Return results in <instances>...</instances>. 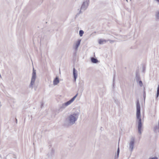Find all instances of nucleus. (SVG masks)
<instances>
[{"label": "nucleus", "instance_id": "nucleus-1", "mask_svg": "<svg viewBox=\"0 0 159 159\" xmlns=\"http://www.w3.org/2000/svg\"><path fill=\"white\" fill-rule=\"evenodd\" d=\"M79 114V112H76L69 115L65 120L64 125L68 127L74 124L77 120Z\"/></svg>", "mask_w": 159, "mask_h": 159}, {"label": "nucleus", "instance_id": "nucleus-2", "mask_svg": "<svg viewBox=\"0 0 159 159\" xmlns=\"http://www.w3.org/2000/svg\"><path fill=\"white\" fill-rule=\"evenodd\" d=\"M136 118L137 121L138 123V132L140 134L142 133V120L141 117L140 106L139 100H137L136 102Z\"/></svg>", "mask_w": 159, "mask_h": 159}, {"label": "nucleus", "instance_id": "nucleus-3", "mask_svg": "<svg viewBox=\"0 0 159 159\" xmlns=\"http://www.w3.org/2000/svg\"><path fill=\"white\" fill-rule=\"evenodd\" d=\"M89 4V0H84L82 3L79 13L77 14L76 16H78L81 13H82L88 8Z\"/></svg>", "mask_w": 159, "mask_h": 159}, {"label": "nucleus", "instance_id": "nucleus-4", "mask_svg": "<svg viewBox=\"0 0 159 159\" xmlns=\"http://www.w3.org/2000/svg\"><path fill=\"white\" fill-rule=\"evenodd\" d=\"M78 95L77 93L73 97L71 98L70 100L62 104L61 106L60 107L59 110L61 111L62 109H65L66 107L70 105L75 100Z\"/></svg>", "mask_w": 159, "mask_h": 159}, {"label": "nucleus", "instance_id": "nucleus-5", "mask_svg": "<svg viewBox=\"0 0 159 159\" xmlns=\"http://www.w3.org/2000/svg\"><path fill=\"white\" fill-rule=\"evenodd\" d=\"M36 70H34V68L33 67L31 81L30 85V88H33V85L34 84V82L36 77Z\"/></svg>", "mask_w": 159, "mask_h": 159}, {"label": "nucleus", "instance_id": "nucleus-6", "mask_svg": "<svg viewBox=\"0 0 159 159\" xmlns=\"http://www.w3.org/2000/svg\"><path fill=\"white\" fill-rule=\"evenodd\" d=\"M135 138L134 137H132L131 138L130 140L129 143V150L131 152H132L134 149V145Z\"/></svg>", "mask_w": 159, "mask_h": 159}, {"label": "nucleus", "instance_id": "nucleus-7", "mask_svg": "<svg viewBox=\"0 0 159 159\" xmlns=\"http://www.w3.org/2000/svg\"><path fill=\"white\" fill-rule=\"evenodd\" d=\"M73 75L74 81H75L77 76V71L75 70V68H74L73 70Z\"/></svg>", "mask_w": 159, "mask_h": 159}, {"label": "nucleus", "instance_id": "nucleus-8", "mask_svg": "<svg viewBox=\"0 0 159 159\" xmlns=\"http://www.w3.org/2000/svg\"><path fill=\"white\" fill-rule=\"evenodd\" d=\"M81 40V39H79L76 43L74 47L75 50H78V48L80 45Z\"/></svg>", "mask_w": 159, "mask_h": 159}, {"label": "nucleus", "instance_id": "nucleus-9", "mask_svg": "<svg viewBox=\"0 0 159 159\" xmlns=\"http://www.w3.org/2000/svg\"><path fill=\"white\" fill-rule=\"evenodd\" d=\"M59 82V80L58 78L57 77H56L53 81V84L54 85H57Z\"/></svg>", "mask_w": 159, "mask_h": 159}, {"label": "nucleus", "instance_id": "nucleus-10", "mask_svg": "<svg viewBox=\"0 0 159 159\" xmlns=\"http://www.w3.org/2000/svg\"><path fill=\"white\" fill-rule=\"evenodd\" d=\"M107 41V40L104 39H100L99 40L98 43L100 44H102L104 43H106Z\"/></svg>", "mask_w": 159, "mask_h": 159}, {"label": "nucleus", "instance_id": "nucleus-11", "mask_svg": "<svg viewBox=\"0 0 159 159\" xmlns=\"http://www.w3.org/2000/svg\"><path fill=\"white\" fill-rule=\"evenodd\" d=\"M91 61L93 63H96L98 61V60L94 57H92L91 58Z\"/></svg>", "mask_w": 159, "mask_h": 159}, {"label": "nucleus", "instance_id": "nucleus-12", "mask_svg": "<svg viewBox=\"0 0 159 159\" xmlns=\"http://www.w3.org/2000/svg\"><path fill=\"white\" fill-rule=\"evenodd\" d=\"M136 79L137 81H139L140 80L139 75L138 72H137L136 73Z\"/></svg>", "mask_w": 159, "mask_h": 159}, {"label": "nucleus", "instance_id": "nucleus-13", "mask_svg": "<svg viewBox=\"0 0 159 159\" xmlns=\"http://www.w3.org/2000/svg\"><path fill=\"white\" fill-rule=\"evenodd\" d=\"M159 95V84L158 85L157 90V93L156 96V100L157 99V98L158 97Z\"/></svg>", "mask_w": 159, "mask_h": 159}, {"label": "nucleus", "instance_id": "nucleus-14", "mask_svg": "<svg viewBox=\"0 0 159 159\" xmlns=\"http://www.w3.org/2000/svg\"><path fill=\"white\" fill-rule=\"evenodd\" d=\"M84 33V32L83 30H80L79 35L80 37H82L83 36Z\"/></svg>", "mask_w": 159, "mask_h": 159}, {"label": "nucleus", "instance_id": "nucleus-15", "mask_svg": "<svg viewBox=\"0 0 159 159\" xmlns=\"http://www.w3.org/2000/svg\"><path fill=\"white\" fill-rule=\"evenodd\" d=\"M155 16L157 19L159 20V11L156 13Z\"/></svg>", "mask_w": 159, "mask_h": 159}, {"label": "nucleus", "instance_id": "nucleus-16", "mask_svg": "<svg viewBox=\"0 0 159 159\" xmlns=\"http://www.w3.org/2000/svg\"><path fill=\"white\" fill-rule=\"evenodd\" d=\"M138 81H139V83L140 86L141 87H142L143 85V83H142V81L140 80Z\"/></svg>", "mask_w": 159, "mask_h": 159}, {"label": "nucleus", "instance_id": "nucleus-17", "mask_svg": "<svg viewBox=\"0 0 159 159\" xmlns=\"http://www.w3.org/2000/svg\"><path fill=\"white\" fill-rule=\"evenodd\" d=\"M143 97L144 99H145L146 97L145 92V89L143 91Z\"/></svg>", "mask_w": 159, "mask_h": 159}, {"label": "nucleus", "instance_id": "nucleus-18", "mask_svg": "<svg viewBox=\"0 0 159 159\" xmlns=\"http://www.w3.org/2000/svg\"><path fill=\"white\" fill-rule=\"evenodd\" d=\"M107 41H109L111 43H113L115 42L114 40H112L110 39H108Z\"/></svg>", "mask_w": 159, "mask_h": 159}, {"label": "nucleus", "instance_id": "nucleus-19", "mask_svg": "<svg viewBox=\"0 0 159 159\" xmlns=\"http://www.w3.org/2000/svg\"><path fill=\"white\" fill-rule=\"evenodd\" d=\"M154 128L155 130H156L158 129V127L157 125H156L154 127Z\"/></svg>", "mask_w": 159, "mask_h": 159}, {"label": "nucleus", "instance_id": "nucleus-20", "mask_svg": "<svg viewBox=\"0 0 159 159\" xmlns=\"http://www.w3.org/2000/svg\"><path fill=\"white\" fill-rule=\"evenodd\" d=\"M119 152H120V150H119V148H118V149H117V153H118V154H119Z\"/></svg>", "mask_w": 159, "mask_h": 159}, {"label": "nucleus", "instance_id": "nucleus-21", "mask_svg": "<svg viewBox=\"0 0 159 159\" xmlns=\"http://www.w3.org/2000/svg\"><path fill=\"white\" fill-rule=\"evenodd\" d=\"M119 154L117 153L116 155L115 156V157H116L117 158H118L119 157Z\"/></svg>", "mask_w": 159, "mask_h": 159}, {"label": "nucleus", "instance_id": "nucleus-22", "mask_svg": "<svg viewBox=\"0 0 159 159\" xmlns=\"http://www.w3.org/2000/svg\"><path fill=\"white\" fill-rule=\"evenodd\" d=\"M41 108L42 107V106H43V102H41Z\"/></svg>", "mask_w": 159, "mask_h": 159}, {"label": "nucleus", "instance_id": "nucleus-23", "mask_svg": "<svg viewBox=\"0 0 159 159\" xmlns=\"http://www.w3.org/2000/svg\"><path fill=\"white\" fill-rule=\"evenodd\" d=\"M114 79H115V76H114V78H113V85H114Z\"/></svg>", "mask_w": 159, "mask_h": 159}, {"label": "nucleus", "instance_id": "nucleus-24", "mask_svg": "<svg viewBox=\"0 0 159 159\" xmlns=\"http://www.w3.org/2000/svg\"><path fill=\"white\" fill-rule=\"evenodd\" d=\"M16 123H17V120L16 118Z\"/></svg>", "mask_w": 159, "mask_h": 159}, {"label": "nucleus", "instance_id": "nucleus-25", "mask_svg": "<svg viewBox=\"0 0 159 159\" xmlns=\"http://www.w3.org/2000/svg\"><path fill=\"white\" fill-rule=\"evenodd\" d=\"M157 2H159V0H156Z\"/></svg>", "mask_w": 159, "mask_h": 159}]
</instances>
